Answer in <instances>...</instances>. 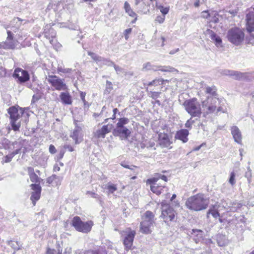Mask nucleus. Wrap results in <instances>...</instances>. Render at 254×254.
I'll return each mask as SVG.
<instances>
[{"mask_svg": "<svg viewBox=\"0 0 254 254\" xmlns=\"http://www.w3.org/2000/svg\"><path fill=\"white\" fill-rule=\"evenodd\" d=\"M208 204V199L204 194L201 193L190 196L187 199L185 203L187 208L195 211L206 209Z\"/></svg>", "mask_w": 254, "mask_h": 254, "instance_id": "nucleus-1", "label": "nucleus"}, {"mask_svg": "<svg viewBox=\"0 0 254 254\" xmlns=\"http://www.w3.org/2000/svg\"><path fill=\"white\" fill-rule=\"evenodd\" d=\"M155 220L154 213L150 211H146L141 217L140 231L144 234H150L152 231L151 227L155 224Z\"/></svg>", "mask_w": 254, "mask_h": 254, "instance_id": "nucleus-2", "label": "nucleus"}, {"mask_svg": "<svg viewBox=\"0 0 254 254\" xmlns=\"http://www.w3.org/2000/svg\"><path fill=\"white\" fill-rule=\"evenodd\" d=\"M185 110L191 117H200L201 113V105L196 98H193L186 100L183 104Z\"/></svg>", "mask_w": 254, "mask_h": 254, "instance_id": "nucleus-3", "label": "nucleus"}, {"mask_svg": "<svg viewBox=\"0 0 254 254\" xmlns=\"http://www.w3.org/2000/svg\"><path fill=\"white\" fill-rule=\"evenodd\" d=\"M221 100L217 97H207V99L202 102V107H207V114H212L216 111V113L219 112L225 113L226 110L224 109L221 104Z\"/></svg>", "mask_w": 254, "mask_h": 254, "instance_id": "nucleus-4", "label": "nucleus"}, {"mask_svg": "<svg viewBox=\"0 0 254 254\" xmlns=\"http://www.w3.org/2000/svg\"><path fill=\"white\" fill-rule=\"evenodd\" d=\"M129 123V119L127 118L119 119L116 127L114 128L113 133L115 136H119L123 139H127L130 136L131 131L125 125Z\"/></svg>", "mask_w": 254, "mask_h": 254, "instance_id": "nucleus-5", "label": "nucleus"}, {"mask_svg": "<svg viewBox=\"0 0 254 254\" xmlns=\"http://www.w3.org/2000/svg\"><path fill=\"white\" fill-rule=\"evenodd\" d=\"M7 112L9 115L12 129L14 131L19 130L21 124L18 120L24 114L23 110L22 108L18 109V108L15 106H11L7 109Z\"/></svg>", "mask_w": 254, "mask_h": 254, "instance_id": "nucleus-6", "label": "nucleus"}, {"mask_svg": "<svg viewBox=\"0 0 254 254\" xmlns=\"http://www.w3.org/2000/svg\"><path fill=\"white\" fill-rule=\"evenodd\" d=\"M245 33L243 30L238 27L232 28L227 32L228 40L236 46H239L243 43Z\"/></svg>", "mask_w": 254, "mask_h": 254, "instance_id": "nucleus-7", "label": "nucleus"}, {"mask_svg": "<svg viewBox=\"0 0 254 254\" xmlns=\"http://www.w3.org/2000/svg\"><path fill=\"white\" fill-rule=\"evenodd\" d=\"M93 225L92 221L83 222L78 216L74 217L72 220V226L78 232L83 233L89 232Z\"/></svg>", "mask_w": 254, "mask_h": 254, "instance_id": "nucleus-8", "label": "nucleus"}, {"mask_svg": "<svg viewBox=\"0 0 254 254\" xmlns=\"http://www.w3.org/2000/svg\"><path fill=\"white\" fill-rule=\"evenodd\" d=\"M161 206L162 210L160 217L163 219L166 223L169 224L175 217V211L173 207L164 202L161 203Z\"/></svg>", "mask_w": 254, "mask_h": 254, "instance_id": "nucleus-9", "label": "nucleus"}, {"mask_svg": "<svg viewBox=\"0 0 254 254\" xmlns=\"http://www.w3.org/2000/svg\"><path fill=\"white\" fill-rule=\"evenodd\" d=\"M47 79L48 82L57 90H65L67 89L64 79L60 78L56 75H49Z\"/></svg>", "mask_w": 254, "mask_h": 254, "instance_id": "nucleus-10", "label": "nucleus"}, {"mask_svg": "<svg viewBox=\"0 0 254 254\" xmlns=\"http://www.w3.org/2000/svg\"><path fill=\"white\" fill-rule=\"evenodd\" d=\"M122 236H125L124 240V244L126 249L128 250L131 249L136 232L131 230L130 228H127L126 230L121 232Z\"/></svg>", "mask_w": 254, "mask_h": 254, "instance_id": "nucleus-11", "label": "nucleus"}, {"mask_svg": "<svg viewBox=\"0 0 254 254\" xmlns=\"http://www.w3.org/2000/svg\"><path fill=\"white\" fill-rule=\"evenodd\" d=\"M152 70L153 71L160 70L163 72H171L178 71L174 67L170 66H156L152 65L150 63L148 62L143 64L142 71H146Z\"/></svg>", "mask_w": 254, "mask_h": 254, "instance_id": "nucleus-12", "label": "nucleus"}, {"mask_svg": "<svg viewBox=\"0 0 254 254\" xmlns=\"http://www.w3.org/2000/svg\"><path fill=\"white\" fill-rule=\"evenodd\" d=\"M88 55L99 64L106 65L108 66H113L114 65L115 63L110 59L101 57L91 52H88Z\"/></svg>", "mask_w": 254, "mask_h": 254, "instance_id": "nucleus-13", "label": "nucleus"}, {"mask_svg": "<svg viewBox=\"0 0 254 254\" xmlns=\"http://www.w3.org/2000/svg\"><path fill=\"white\" fill-rule=\"evenodd\" d=\"M152 0H135V6L138 12L146 13Z\"/></svg>", "mask_w": 254, "mask_h": 254, "instance_id": "nucleus-14", "label": "nucleus"}, {"mask_svg": "<svg viewBox=\"0 0 254 254\" xmlns=\"http://www.w3.org/2000/svg\"><path fill=\"white\" fill-rule=\"evenodd\" d=\"M30 186L33 190L31 193L30 199L32 201L33 205H35L36 201L40 199L42 189L39 184H32Z\"/></svg>", "mask_w": 254, "mask_h": 254, "instance_id": "nucleus-15", "label": "nucleus"}, {"mask_svg": "<svg viewBox=\"0 0 254 254\" xmlns=\"http://www.w3.org/2000/svg\"><path fill=\"white\" fill-rule=\"evenodd\" d=\"M13 76L17 78L20 83L25 82L29 79L28 71L19 68L15 69Z\"/></svg>", "mask_w": 254, "mask_h": 254, "instance_id": "nucleus-16", "label": "nucleus"}, {"mask_svg": "<svg viewBox=\"0 0 254 254\" xmlns=\"http://www.w3.org/2000/svg\"><path fill=\"white\" fill-rule=\"evenodd\" d=\"M82 127L81 126H77L74 128L70 136L75 142V144H78L83 140Z\"/></svg>", "mask_w": 254, "mask_h": 254, "instance_id": "nucleus-17", "label": "nucleus"}, {"mask_svg": "<svg viewBox=\"0 0 254 254\" xmlns=\"http://www.w3.org/2000/svg\"><path fill=\"white\" fill-rule=\"evenodd\" d=\"M246 20L247 21V30L251 33L254 31V12L250 11L246 14Z\"/></svg>", "mask_w": 254, "mask_h": 254, "instance_id": "nucleus-18", "label": "nucleus"}, {"mask_svg": "<svg viewBox=\"0 0 254 254\" xmlns=\"http://www.w3.org/2000/svg\"><path fill=\"white\" fill-rule=\"evenodd\" d=\"M205 34L207 36H208L210 39L215 42V45L217 47H221L222 45V40L221 38L217 35V34L212 30L210 29H207L205 31Z\"/></svg>", "mask_w": 254, "mask_h": 254, "instance_id": "nucleus-19", "label": "nucleus"}, {"mask_svg": "<svg viewBox=\"0 0 254 254\" xmlns=\"http://www.w3.org/2000/svg\"><path fill=\"white\" fill-rule=\"evenodd\" d=\"M189 134V132L188 129H181L177 131L175 137L182 141L183 143H186L188 141V136Z\"/></svg>", "mask_w": 254, "mask_h": 254, "instance_id": "nucleus-20", "label": "nucleus"}, {"mask_svg": "<svg viewBox=\"0 0 254 254\" xmlns=\"http://www.w3.org/2000/svg\"><path fill=\"white\" fill-rule=\"evenodd\" d=\"M231 131L235 141L242 144V134L239 128L237 126H233L231 128Z\"/></svg>", "mask_w": 254, "mask_h": 254, "instance_id": "nucleus-21", "label": "nucleus"}, {"mask_svg": "<svg viewBox=\"0 0 254 254\" xmlns=\"http://www.w3.org/2000/svg\"><path fill=\"white\" fill-rule=\"evenodd\" d=\"M111 126L109 125L103 126L101 129H98L95 132V136L98 138H104L108 133L111 130Z\"/></svg>", "mask_w": 254, "mask_h": 254, "instance_id": "nucleus-22", "label": "nucleus"}, {"mask_svg": "<svg viewBox=\"0 0 254 254\" xmlns=\"http://www.w3.org/2000/svg\"><path fill=\"white\" fill-rule=\"evenodd\" d=\"M159 142L160 145L163 147H168L171 141L167 133H160L159 134Z\"/></svg>", "mask_w": 254, "mask_h": 254, "instance_id": "nucleus-23", "label": "nucleus"}, {"mask_svg": "<svg viewBox=\"0 0 254 254\" xmlns=\"http://www.w3.org/2000/svg\"><path fill=\"white\" fill-rule=\"evenodd\" d=\"M60 98L64 104L70 105L72 104V97L68 92H61Z\"/></svg>", "mask_w": 254, "mask_h": 254, "instance_id": "nucleus-24", "label": "nucleus"}, {"mask_svg": "<svg viewBox=\"0 0 254 254\" xmlns=\"http://www.w3.org/2000/svg\"><path fill=\"white\" fill-rule=\"evenodd\" d=\"M50 33H47V32H45V37L46 39L49 40L50 43L52 45H54L56 42L55 39L56 36V33L53 29H50L49 30Z\"/></svg>", "mask_w": 254, "mask_h": 254, "instance_id": "nucleus-25", "label": "nucleus"}, {"mask_svg": "<svg viewBox=\"0 0 254 254\" xmlns=\"http://www.w3.org/2000/svg\"><path fill=\"white\" fill-rule=\"evenodd\" d=\"M230 76L232 77L234 79L240 80L246 78L247 75L246 73L238 71L232 70Z\"/></svg>", "mask_w": 254, "mask_h": 254, "instance_id": "nucleus-26", "label": "nucleus"}, {"mask_svg": "<svg viewBox=\"0 0 254 254\" xmlns=\"http://www.w3.org/2000/svg\"><path fill=\"white\" fill-rule=\"evenodd\" d=\"M15 43L13 39L6 40L5 42L0 45L1 48L6 49H13L15 48Z\"/></svg>", "mask_w": 254, "mask_h": 254, "instance_id": "nucleus-27", "label": "nucleus"}, {"mask_svg": "<svg viewBox=\"0 0 254 254\" xmlns=\"http://www.w3.org/2000/svg\"><path fill=\"white\" fill-rule=\"evenodd\" d=\"M124 8L126 12L131 17H135V20L136 19V14L133 11L132 9L130 8L129 4L126 1L124 4Z\"/></svg>", "mask_w": 254, "mask_h": 254, "instance_id": "nucleus-28", "label": "nucleus"}, {"mask_svg": "<svg viewBox=\"0 0 254 254\" xmlns=\"http://www.w3.org/2000/svg\"><path fill=\"white\" fill-rule=\"evenodd\" d=\"M217 242L219 246L223 247L227 244V240L225 236L218 235L217 236Z\"/></svg>", "mask_w": 254, "mask_h": 254, "instance_id": "nucleus-29", "label": "nucleus"}, {"mask_svg": "<svg viewBox=\"0 0 254 254\" xmlns=\"http://www.w3.org/2000/svg\"><path fill=\"white\" fill-rule=\"evenodd\" d=\"M47 183L49 184L54 183V181L56 182L57 185L58 183L59 185L61 184V178L56 175H53L51 177L47 178Z\"/></svg>", "mask_w": 254, "mask_h": 254, "instance_id": "nucleus-30", "label": "nucleus"}, {"mask_svg": "<svg viewBox=\"0 0 254 254\" xmlns=\"http://www.w3.org/2000/svg\"><path fill=\"white\" fill-rule=\"evenodd\" d=\"M216 88L214 86H212L211 87L207 86L206 88V93L207 94H209L212 96L211 97H215L217 96V94L216 93Z\"/></svg>", "mask_w": 254, "mask_h": 254, "instance_id": "nucleus-31", "label": "nucleus"}, {"mask_svg": "<svg viewBox=\"0 0 254 254\" xmlns=\"http://www.w3.org/2000/svg\"><path fill=\"white\" fill-rule=\"evenodd\" d=\"M164 187L159 186L158 185H151L150 186V190L153 192L157 195L161 194L162 190Z\"/></svg>", "mask_w": 254, "mask_h": 254, "instance_id": "nucleus-32", "label": "nucleus"}, {"mask_svg": "<svg viewBox=\"0 0 254 254\" xmlns=\"http://www.w3.org/2000/svg\"><path fill=\"white\" fill-rule=\"evenodd\" d=\"M165 81H167V80H164L163 79H155L151 82H149L148 86H150L163 85Z\"/></svg>", "mask_w": 254, "mask_h": 254, "instance_id": "nucleus-33", "label": "nucleus"}, {"mask_svg": "<svg viewBox=\"0 0 254 254\" xmlns=\"http://www.w3.org/2000/svg\"><path fill=\"white\" fill-rule=\"evenodd\" d=\"M192 231L194 233H197V238H194V240L196 243H198L202 239L203 231L198 229L192 230Z\"/></svg>", "mask_w": 254, "mask_h": 254, "instance_id": "nucleus-34", "label": "nucleus"}, {"mask_svg": "<svg viewBox=\"0 0 254 254\" xmlns=\"http://www.w3.org/2000/svg\"><path fill=\"white\" fill-rule=\"evenodd\" d=\"M113 89V85L111 82L107 80L106 83V89L105 90V94H109Z\"/></svg>", "mask_w": 254, "mask_h": 254, "instance_id": "nucleus-35", "label": "nucleus"}, {"mask_svg": "<svg viewBox=\"0 0 254 254\" xmlns=\"http://www.w3.org/2000/svg\"><path fill=\"white\" fill-rule=\"evenodd\" d=\"M210 214H211L215 218H217L220 216V214L218 211L213 209H210L208 210L207 212V217H208V215Z\"/></svg>", "mask_w": 254, "mask_h": 254, "instance_id": "nucleus-36", "label": "nucleus"}, {"mask_svg": "<svg viewBox=\"0 0 254 254\" xmlns=\"http://www.w3.org/2000/svg\"><path fill=\"white\" fill-rule=\"evenodd\" d=\"M30 180L32 182H35V183H39L40 182L41 179L37 176L35 173L30 176H29Z\"/></svg>", "mask_w": 254, "mask_h": 254, "instance_id": "nucleus-37", "label": "nucleus"}, {"mask_svg": "<svg viewBox=\"0 0 254 254\" xmlns=\"http://www.w3.org/2000/svg\"><path fill=\"white\" fill-rule=\"evenodd\" d=\"M79 254H103L99 250H87L81 252Z\"/></svg>", "mask_w": 254, "mask_h": 254, "instance_id": "nucleus-38", "label": "nucleus"}, {"mask_svg": "<svg viewBox=\"0 0 254 254\" xmlns=\"http://www.w3.org/2000/svg\"><path fill=\"white\" fill-rule=\"evenodd\" d=\"M245 177L247 179L249 184H250L252 182V171L250 167L248 168L247 171L245 173Z\"/></svg>", "mask_w": 254, "mask_h": 254, "instance_id": "nucleus-39", "label": "nucleus"}, {"mask_svg": "<svg viewBox=\"0 0 254 254\" xmlns=\"http://www.w3.org/2000/svg\"><path fill=\"white\" fill-rule=\"evenodd\" d=\"M161 94L160 92L150 91L148 96L154 100L157 99Z\"/></svg>", "mask_w": 254, "mask_h": 254, "instance_id": "nucleus-40", "label": "nucleus"}, {"mask_svg": "<svg viewBox=\"0 0 254 254\" xmlns=\"http://www.w3.org/2000/svg\"><path fill=\"white\" fill-rule=\"evenodd\" d=\"M235 177H236V174L235 173V172H232L230 173V178L229 179V183L232 186H234L235 184V183H236Z\"/></svg>", "mask_w": 254, "mask_h": 254, "instance_id": "nucleus-41", "label": "nucleus"}, {"mask_svg": "<svg viewBox=\"0 0 254 254\" xmlns=\"http://www.w3.org/2000/svg\"><path fill=\"white\" fill-rule=\"evenodd\" d=\"M195 123L194 120H192V117L189 119L185 123V126L186 128L191 129L192 125Z\"/></svg>", "mask_w": 254, "mask_h": 254, "instance_id": "nucleus-42", "label": "nucleus"}, {"mask_svg": "<svg viewBox=\"0 0 254 254\" xmlns=\"http://www.w3.org/2000/svg\"><path fill=\"white\" fill-rule=\"evenodd\" d=\"M113 66L114 67L115 70L116 71V73L118 74H120L121 73H125L124 69L121 67L119 66V65H117L114 64Z\"/></svg>", "mask_w": 254, "mask_h": 254, "instance_id": "nucleus-43", "label": "nucleus"}, {"mask_svg": "<svg viewBox=\"0 0 254 254\" xmlns=\"http://www.w3.org/2000/svg\"><path fill=\"white\" fill-rule=\"evenodd\" d=\"M158 181V178H156L155 176L152 178L149 179L147 180V184L151 185H157L156 183Z\"/></svg>", "mask_w": 254, "mask_h": 254, "instance_id": "nucleus-44", "label": "nucleus"}, {"mask_svg": "<svg viewBox=\"0 0 254 254\" xmlns=\"http://www.w3.org/2000/svg\"><path fill=\"white\" fill-rule=\"evenodd\" d=\"M242 205L240 203H236L234 204V206H232L230 208V210L235 212L238 209L241 208Z\"/></svg>", "mask_w": 254, "mask_h": 254, "instance_id": "nucleus-45", "label": "nucleus"}, {"mask_svg": "<svg viewBox=\"0 0 254 254\" xmlns=\"http://www.w3.org/2000/svg\"><path fill=\"white\" fill-rule=\"evenodd\" d=\"M107 189L110 193H113L117 189L115 185L111 184L107 186Z\"/></svg>", "mask_w": 254, "mask_h": 254, "instance_id": "nucleus-46", "label": "nucleus"}, {"mask_svg": "<svg viewBox=\"0 0 254 254\" xmlns=\"http://www.w3.org/2000/svg\"><path fill=\"white\" fill-rule=\"evenodd\" d=\"M159 9L161 13L163 14V15H166L169 12V8L167 7H164L163 6H160Z\"/></svg>", "mask_w": 254, "mask_h": 254, "instance_id": "nucleus-47", "label": "nucleus"}, {"mask_svg": "<svg viewBox=\"0 0 254 254\" xmlns=\"http://www.w3.org/2000/svg\"><path fill=\"white\" fill-rule=\"evenodd\" d=\"M121 166L125 168H127L130 169L131 170H133L134 168H136V167L133 165L129 166L127 164L126 162H122L121 164Z\"/></svg>", "mask_w": 254, "mask_h": 254, "instance_id": "nucleus-48", "label": "nucleus"}, {"mask_svg": "<svg viewBox=\"0 0 254 254\" xmlns=\"http://www.w3.org/2000/svg\"><path fill=\"white\" fill-rule=\"evenodd\" d=\"M165 20V16H158L155 19V21L158 22L159 23H162L164 22Z\"/></svg>", "mask_w": 254, "mask_h": 254, "instance_id": "nucleus-49", "label": "nucleus"}, {"mask_svg": "<svg viewBox=\"0 0 254 254\" xmlns=\"http://www.w3.org/2000/svg\"><path fill=\"white\" fill-rule=\"evenodd\" d=\"M201 14V16L204 18H208L211 16V14H210L207 10L203 11Z\"/></svg>", "mask_w": 254, "mask_h": 254, "instance_id": "nucleus-50", "label": "nucleus"}, {"mask_svg": "<svg viewBox=\"0 0 254 254\" xmlns=\"http://www.w3.org/2000/svg\"><path fill=\"white\" fill-rule=\"evenodd\" d=\"M237 13V11L235 10H229L228 11L226 12L225 15L226 16L228 14H231V17H233L235 16V15H236Z\"/></svg>", "mask_w": 254, "mask_h": 254, "instance_id": "nucleus-51", "label": "nucleus"}, {"mask_svg": "<svg viewBox=\"0 0 254 254\" xmlns=\"http://www.w3.org/2000/svg\"><path fill=\"white\" fill-rule=\"evenodd\" d=\"M248 43L252 45L254 44V35L253 34L250 35V37L248 39Z\"/></svg>", "mask_w": 254, "mask_h": 254, "instance_id": "nucleus-52", "label": "nucleus"}, {"mask_svg": "<svg viewBox=\"0 0 254 254\" xmlns=\"http://www.w3.org/2000/svg\"><path fill=\"white\" fill-rule=\"evenodd\" d=\"M82 102L83 103L84 105V110L86 112L88 110L90 104H89L86 100L83 101Z\"/></svg>", "mask_w": 254, "mask_h": 254, "instance_id": "nucleus-53", "label": "nucleus"}, {"mask_svg": "<svg viewBox=\"0 0 254 254\" xmlns=\"http://www.w3.org/2000/svg\"><path fill=\"white\" fill-rule=\"evenodd\" d=\"M217 16H218V14L217 13H215L214 14V16L212 17V18L211 20V21L215 23H218L219 22V18L217 17Z\"/></svg>", "mask_w": 254, "mask_h": 254, "instance_id": "nucleus-54", "label": "nucleus"}, {"mask_svg": "<svg viewBox=\"0 0 254 254\" xmlns=\"http://www.w3.org/2000/svg\"><path fill=\"white\" fill-rule=\"evenodd\" d=\"M204 2V0H196V1L194 3V6L195 7H198L199 6L200 4H202Z\"/></svg>", "mask_w": 254, "mask_h": 254, "instance_id": "nucleus-55", "label": "nucleus"}, {"mask_svg": "<svg viewBox=\"0 0 254 254\" xmlns=\"http://www.w3.org/2000/svg\"><path fill=\"white\" fill-rule=\"evenodd\" d=\"M49 152L52 154H54L56 152V149L53 145H50L49 146Z\"/></svg>", "mask_w": 254, "mask_h": 254, "instance_id": "nucleus-56", "label": "nucleus"}, {"mask_svg": "<svg viewBox=\"0 0 254 254\" xmlns=\"http://www.w3.org/2000/svg\"><path fill=\"white\" fill-rule=\"evenodd\" d=\"M13 157L14 156H13V155L11 154H10L8 155H6L5 157V162L6 163L10 162Z\"/></svg>", "mask_w": 254, "mask_h": 254, "instance_id": "nucleus-57", "label": "nucleus"}, {"mask_svg": "<svg viewBox=\"0 0 254 254\" xmlns=\"http://www.w3.org/2000/svg\"><path fill=\"white\" fill-rule=\"evenodd\" d=\"M27 170L29 176L35 173L34 169L31 167H28Z\"/></svg>", "mask_w": 254, "mask_h": 254, "instance_id": "nucleus-58", "label": "nucleus"}, {"mask_svg": "<svg viewBox=\"0 0 254 254\" xmlns=\"http://www.w3.org/2000/svg\"><path fill=\"white\" fill-rule=\"evenodd\" d=\"M64 148L65 149H67L70 152H72L74 150L73 147L69 144H65L64 146Z\"/></svg>", "mask_w": 254, "mask_h": 254, "instance_id": "nucleus-59", "label": "nucleus"}, {"mask_svg": "<svg viewBox=\"0 0 254 254\" xmlns=\"http://www.w3.org/2000/svg\"><path fill=\"white\" fill-rule=\"evenodd\" d=\"M232 70L225 69L222 72V74L225 75L231 76Z\"/></svg>", "mask_w": 254, "mask_h": 254, "instance_id": "nucleus-60", "label": "nucleus"}, {"mask_svg": "<svg viewBox=\"0 0 254 254\" xmlns=\"http://www.w3.org/2000/svg\"><path fill=\"white\" fill-rule=\"evenodd\" d=\"M131 32V28H128V29H127L125 31V39L126 40H127L128 38L127 35L130 34Z\"/></svg>", "mask_w": 254, "mask_h": 254, "instance_id": "nucleus-61", "label": "nucleus"}, {"mask_svg": "<svg viewBox=\"0 0 254 254\" xmlns=\"http://www.w3.org/2000/svg\"><path fill=\"white\" fill-rule=\"evenodd\" d=\"M87 193L90 194L92 197L96 198H98L99 197V195L95 193V192H93L88 191L87 192Z\"/></svg>", "mask_w": 254, "mask_h": 254, "instance_id": "nucleus-62", "label": "nucleus"}, {"mask_svg": "<svg viewBox=\"0 0 254 254\" xmlns=\"http://www.w3.org/2000/svg\"><path fill=\"white\" fill-rule=\"evenodd\" d=\"M7 37L6 40H9V39H13V34L10 31H7Z\"/></svg>", "mask_w": 254, "mask_h": 254, "instance_id": "nucleus-63", "label": "nucleus"}, {"mask_svg": "<svg viewBox=\"0 0 254 254\" xmlns=\"http://www.w3.org/2000/svg\"><path fill=\"white\" fill-rule=\"evenodd\" d=\"M21 148H18L13 151L11 154L14 156L15 155L19 153L20 152Z\"/></svg>", "mask_w": 254, "mask_h": 254, "instance_id": "nucleus-64", "label": "nucleus"}]
</instances>
